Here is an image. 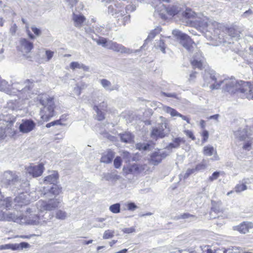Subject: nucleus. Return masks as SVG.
<instances>
[{
	"mask_svg": "<svg viewBox=\"0 0 253 253\" xmlns=\"http://www.w3.org/2000/svg\"><path fill=\"white\" fill-rule=\"evenodd\" d=\"M221 32H225L232 38H238L240 37V32L234 27L227 28L222 24L221 27H218V33L219 35L217 36L220 42H224V40L221 41V38L219 36L221 35Z\"/></svg>",
	"mask_w": 253,
	"mask_h": 253,
	"instance_id": "obj_10",
	"label": "nucleus"
},
{
	"mask_svg": "<svg viewBox=\"0 0 253 253\" xmlns=\"http://www.w3.org/2000/svg\"><path fill=\"white\" fill-rule=\"evenodd\" d=\"M161 31V28L160 27H157L154 30L152 31L149 35L148 36L147 39L146 40V42H148L152 39H153L155 36L160 33Z\"/></svg>",
	"mask_w": 253,
	"mask_h": 253,
	"instance_id": "obj_40",
	"label": "nucleus"
},
{
	"mask_svg": "<svg viewBox=\"0 0 253 253\" xmlns=\"http://www.w3.org/2000/svg\"><path fill=\"white\" fill-rule=\"evenodd\" d=\"M30 247V244L26 242H22L19 244H17V250H22L24 249H28Z\"/></svg>",
	"mask_w": 253,
	"mask_h": 253,
	"instance_id": "obj_52",
	"label": "nucleus"
},
{
	"mask_svg": "<svg viewBox=\"0 0 253 253\" xmlns=\"http://www.w3.org/2000/svg\"><path fill=\"white\" fill-rule=\"evenodd\" d=\"M22 22H23V23L24 24H26L25 28H26V32L28 34L29 37L31 39H35V36L31 33V32H30V31L29 30V29L28 24L26 22L24 18H22Z\"/></svg>",
	"mask_w": 253,
	"mask_h": 253,
	"instance_id": "obj_54",
	"label": "nucleus"
},
{
	"mask_svg": "<svg viewBox=\"0 0 253 253\" xmlns=\"http://www.w3.org/2000/svg\"><path fill=\"white\" fill-rule=\"evenodd\" d=\"M221 173H222L221 171L214 172L212 175L208 178V181L212 182L215 180H216L219 177Z\"/></svg>",
	"mask_w": 253,
	"mask_h": 253,
	"instance_id": "obj_50",
	"label": "nucleus"
},
{
	"mask_svg": "<svg viewBox=\"0 0 253 253\" xmlns=\"http://www.w3.org/2000/svg\"><path fill=\"white\" fill-rule=\"evenodd\" d=\"M2 177L3 181L7 184H10V181H12L15 177L14 175L10 171L5 172Z\"/></svg>",
	"mask_w": 253,
	"mask_h": 253,
	"instance_id": "obj_34",
	"label": "nucleus"
},
{
	"mask_svg": "<svg viewBox=\"0 0 253 253\" xmlns=\"http://www.w3.org/2000/svg\"><path fill=\"white\" fill-rule=\"evenodd\" d=\"M123 158L125 159L126 161H129L131 158V155L129 153L125 151L122 154Z\"/></svg>",
	"mask_w": 253,
	"mask_h": 253,
	"instance_id": "obj_60",
	"label": "nucleus"
},
{
	"mask_svg": "<svg viewBox=\"0 0 253 253\" xmlns=\"http://www.w3.org/2000/svg\"><path fill=\"white\" fill-rule=\"evenodd\" d=\"M110 211L114 213H118L120 212V204L116 203L110 206Z\"/></svg>",
	"mask_w": 253,
	"mask_h": 253,
	"instance_id": "obj_43",
	"label": "nucleus"
},
{
	"mask_svg": "<svg viewBox=\"0 0 253 253\" xmlns=\"http://www.w3.org/2000/svg\"><path fill=\"white\" fill-rule=\"evenodd\" d=\"M31 30L37 36H39L42 34L41 30L34 26L31 27Z\"/></svg>",
	"mask_w": 253,
	"mask_h": 253,
	"instance_id": "obj_57",
	"label": "nucleus"
},
{
	"mask_svg": "<svg viewBox=\"0 0 253 253\" xmlns=\"http://www.w3.org/2000/svg\"><path fill=\"white\" fill-rule=\"evenodd\" d=\"M96 42L98 44L101 45L103 47L112 50L115 52L127 54H130L133 52L131 49L126 47L122 44L110 40H108L104 38H100L96 41Z\"/></svg>",
	"mask_w": 253,
	"mask_h": 253,
	"instance_id": "obj_6",
	"label": "nucleus"
},
{
	"mask_svg": "<svg viewBox=\"0 0 253 253\" xmlns=\"http://www.w3.org/2000/svg\"><path fill=\"white\" fill-rule=\"evenodd\" d=\"M243 251L240 248L236 247L228 249H223V253H243Z\"/></svg>",
	"mask_w": 253,
	"mask_h": 253,
	"instance_id": "obj_38",
	"label": "nucleus"
},
{
	"mask_svg": "<svg viewBox=\"0 0 253 253\" xmlns=\"http://www.w3.org/2000/svg\"><path fill=\"white\" fill-rule=\"evenodd\" d=\"M128 210L134 211L137 208V206L133 203H130L127 205Z\"/></svg>",
	"mask_w": 253,
	"mask_h": 253,
	"instance_id": "obj_63",
	"label": "nucleus"
},
{
	"mask_svg": "<svg viewBox=\"0 0 253 253\" xmlns=\"http://www.w3.org/2000/svg\"><path fill=\"white\" fill-rule=\"evenodd\" d=\"M36 126L35 123L31 120H23L20 125L19 128L20 131L27 133L33 130Z\"/></svg>",
	"mask_w": 253,
	"mask_h": 253,
	"instance_id": "obj_12",
	"label": "nucleus"
},
{
	"mask_svg": "<svg viewBox=\"0 0 253 253\" xmlns=\"http://www.w3.org/2000/svg\"><path fill=\"white\" fill-rule=\"evenodd\" d=\"M163 110L165 112L169 113L172 117H179L182 118V120L186 121L188 124L190 123V120L186 116H183L181 114L179 113L176 110L168 106H164Z\"/></svg>",
	"mask_w": 253,
	"mask_h": 253,
	"instance_id": "obj_19",
	"label": "nucleus"
},
{
	"mask_svg": "<svg viewBox=\"0 0 253 253\" xmlns=\"http://www.w3.org/2000/svg\"><path fill=\"white\" fill-rule=\"evenodd\" d=\"M235 137L240 141H244L250 136L247 134V131L245 128H240L234 132Z\"/></svg>",
	"mask_w": 253,
	"mask_h": 253,
	"instance_id": "obj_27",
	"label": "nucleus"
},
{
	"mask_svg": "<svg viewBox=\"0 0 253 253\" xmlns=\"http://www.w3.org/2000/svg\"><path fill=\"white\" fill-rule=\"evenodd\" d=\"M115 234V232L114 230H106L103 236V238L104 239H108L112 238L114 237Z\"/></svg>",
	"mask_w": 253,
	"mask_h": 253,
	"instance_id": "obj_46",
	"label": "nucleus"
},
{
	"mask_svg": "<svg viewBox=\"0 0 253 253\" xmlns=\"http://www.w3.org/2000/svg\"><path fill=\"white\" fill-rule=\"evenodd\" d=\"M202 135L203 136V141L204 142L206 141L209 137V132L206 130H204L202 133Z\"/></svg>",
	"mask_w": 253,
	"mask_h": 253,
	"instance_id": "obj_64",
	"label": "nucleus"
},
{
	"mask_svg": "<svg viewBox=\"0 0 253 253\" xmlns=\"http://www.w3.org/2000/svg\"><path fill=\"white\" fill-rule=\"evenodd\" d=\"M54 52L50 51L49 50H45V55L46 57L47 61H49L53 56Z\"/></svg>",
	"mask_w": 253,
	"mask_h": 253,
	"instance_id": "obj_56",
	"label": "nucleus"
},
{
	"mask_svg": "<svg viewBox=\"0 0 253 253\" xmlns=\"http://www.w3.org/2000/svg\"><path fill=\"white\" fill-rule=\"evenodd\" d=\"M184 133L187 136H188L189 137L191 138L192 140H195V138L193 135V132L191 130H185Z\"/></svg>",
	"mask_w": 253,
	"mask_h": 253,
	"instance_id": "obj_62",
	"label": "nucleus"
},
{
	"mask_svg": "<svg viewBox=\"0 0 253 253\" xmlns=\"http://www.w3.org/2000/svg\"><path fill=\"white\" fill-rule=\"evenodd\" d=\"M220 85L223 84V90L230 94H236L241 98L253 97L250 93L245 94L247 90L251 91L248 82L237 81L235 78H232L220 81Z\"/></svg>",
	"mask_w": 253,
	"mask_h": 253,
	"instance_id": "obj_3",
	"label": "nucleus"
},
{
	"mask_svg": "<svg viewBox=\"0 0 253 253\" xmlns=\"http://www.w3.org/2000/svg\"><path fill=\"white\" fill-rule=\"evenodd\" d=\"M114 165L115 168L119 169L122 165V159L120 157H117L114 161Z\"/></svg>",
	"mask_w": 253,
	"mask_h": 253,
	"instance_id": "obj_53",
	"label": "nucleus"
},
{
	"mask_svg": "<svg viewBox=\"0 0 253 253\" xmlns=\"http://www.w3.org/2000/svg\"><path fill=\"white\" fill-rule=\"evenodd\" d=\"M136 148L139 150H147L150 147V145L148 143H137L136 145Z\"/></svg>",
	"mask_w": 253,
	"mask_h": 253,
	"instance_id": "obj_49",
	"label": "nucleus"
},
{
	"mask_svg": "<svg viewBox=\"0 0 253 253\" xmlns=\"http://www.w3.org/2000/svg\"><path fill=\"white\" fill-rule=\"evenodd\" d=\"M144 169V166L138 164H133L131 166L124 167L123 171L126 174L138 173L141 172Z\"/></svg>",
	"mask_w": 253,
	"mask_h": 253,
	"instance_id": "obj_15",
	"label": "nucleus"
},
{
	"mask_svg": "<svg viewBox=\"0 0 253 253\" xmlns=\"http://www.w3.org/2000/svg\"><path fill=\"white\" fill-rule=\"evenodd\" d=\"M61 192V188L59 187L57 185H55L52 187L49 190V193L53 195H58Z\"/></svg>",
	"mask_w": 253,
	"mask_h": 253,
	"instance_id": "obj_44",
	"label": "nucleus"
},
{
	"mask_svg": "<svg viewBox=\"0 0 253 253\" xmlns=\"http://www.w3.org/2000/svg\"><path fill=\"white\" fill-rule=\"evenodd\" d=\"M181 142H183V139L180 138H176L173 140V142L170 143L168 146L167 147L168 149H171L172 148H178Z\"/></svg>",
	"mask_w": 253,
	"mask_h": 253,
	"instance_id": "obj_37",
	"label": "nucleus"
},
{
	"mask_svg": "<svg viewBox=\"0 0 253 253\" xmlns=\"http://www.w3.org/2000/svg\"><path fill=\"white\" fill-rule=\"evenodd\" d=\"M30 202V196L27 192L19 193V196L17 197V209L18 207L22 208L23 206L28 205Z\"/></svg>",
	"mask_w": 253,
	"mask_h": 253,
	"instance_id": "obj_13",
	"label": "nucleus"
},
{
	"mask_svg": "<svg viewBox=\"0 0 253 253\" xmlns=\"http://www.w3.org/2000/svg\"><path fill=\"white\" fill-rule=\"evenodd\" d=\"M12 199L10 197H7L3 199H0V206L6 210L5 212H0V220L7 221H15V210L13 212L8 211L11 208Z\"/></svg>",
	"mask_w": 253,
	"mask_h": 253,
	"instance_id": "obj_7",
	"label": "nucleus"
},
{
	"mask_svg": "<svg viewBox=\"0 0 253 253\" xmlns=\"http://www.w3.org/2000/svg\"><path fill=\"white\" fill-rule=\"evenodd\" d=\"M243 141L242 148L245 151L253 150V137L250 136Z\"/></svg>",
	"mask_w": 253,
	"mask_h": 253,
	"instance_id": "obj_28",
	"label": "nucleus"
},
{
	"mask_svg": "<svg viewBox=\"0 0 253 253\" xmlns=\"http://www.w3.org/2000/svg\"><path fill=\"white\" fill-rule=\"evenodd\" d=\"M204 60V57L202 56L201 53L199 52L197 53V55L191 61V64L194 67L201 69L203 67Z\"/></svg>",
	"mask_w": 253,
	"mask_h": 253,
	"instance_id": "obj_21",
	"label": "nucleus"
},
{
	"mask_svg": "<svg viewBox=\"0 0 253 253\" xmlns=\"http://www.w3.org/2000/svg\"><path fill=\"white\" fill-rule=\"evenodd\" d=\"M251 183V181L249 178H245L235 187L234 190L237 193H240L247 190V185Z\"/></svg>",
	"mask_w": 253,
	"mask_h": 253,
	"instance_id": "obj_22",
	"label": "nucleus"
},
{
	"mask_svg": "<svg viewBox=\"0 0 253 253\" xmlns=\"http://www.w3.org/2000/svg\"><path fill=\"white\" fill-rule=\"evenodd\" d=\"M196 171L195 169H189L187 170L186 172L185 173L184 177V178H187L190 174L195 172Z\"/></svg>",
	"mask_w": 253,
	"mask_h": 253,
	"instance_id": "obj_61",
	"label": "nucleus"
},
{
	"mask_svg": "<svg viewBox=\"0 0 253 253\" xmlns=\"http://www.w3.org/2000/svg\"><path fill=\"white\" fill-rule=\"evenodd\" d=\"M220 203H216L215 202H212V207L211 209V214H212V212H214L215 213H218L221 211V209L220 208Z\"/></svg>",
	"mask_w": 253,
	"mask_h": 253,
	"instance_id": "obj_45",
	"label": "nucleus"
},
{
	"mask_svg": "<svg viewBox=\"0 0 253 253\" xmlns=\"http://www.w3.org/2000/svg\"><path fill=\"white\" fill-rule=\"evenodd\" d=\"M100 83L102 86L107 90L111 91L114 90H118L119 89L118 85L112 86L111 82L106 79L100 80Z\"/></svg>",
	"mask_w": 253,
	"mask_h": 253,
	"instance_id": "obj_26",
	"label": "nucleus"
},
{
	"mask_svg": "<svg viewBox=\"0 0 253 253\" xmlns=\"http://www.w3.org/2000/svg\"><path fill=\"white\" fill-rule=\"evenodd\" d=\"M172 34L180 40V43L188 51H192L195 43L189 36L178 30H174L172 31Z\"/></svg>",
	"mask_w": 253,
	"mask_h": 253,
	"instance_id": "obj_8",
	"label": "nucleus"
},
{
	"mask_svg": "<svg viewBox=\"0 0 253 253\" xmlns=\"http://www.w3.org/2000/svg\"><path fill=\"white\" fill-rule=\"evenodd\" d=\"M61 203L59 199L50 200L48 203L42 200L39 201L36 206H32L22 210V213L17 214V223L20 224H31L33 225H43L45 224L48 218L45 217V214L41 216L40 212L45 211H52L57 208ZM52 217L51 216L49 219Z\"/></svg>",
	"mask_w": 253,
	"mask_h": 253,
	"instance_id": "obj_1",
	"label": "nucleus"
},
{
	"mask_svg": "<svg viewBox=\"0 0 253 253\" xmlns=\"http://www.w3.org/2000/svg\"><path fill=\"white\" fill-rule=\"evenodd\" d=\"M176 218L177 219H186L188 221H192L196 220L197 219V217H196L195 215L193 214H191L189 213H184L176 216Z\"/></svg>",
	"mask_w": 253,
	"mask_h": 253,
	"instance_id": "obj_36",
	"label": "nucleus"
},
{
	"mask_svg": "<svg viewBox=\"0 0 253 253\" xmlns=\"http://www.w3.org/2000/svg\"><path fill=\"white\" fill-rule=\"evenodd\" d=\"M196 28L201 31L205 37L210 41L216 40L218 33V27H221L222 24L210 20L206 17L198 18L193 21Z\"/></svg>",
	"mask_w": 253,
	"mask_h": 253,
	"instance_id": "obj_2",
	"label": "nucleus"
},
{
	"mask_svg": "<svg viewBox=\"0 0 253 253\" xmlns=\"http://www.w3.org/2000/svg\"><path fill=\"white\" fill-rule=\"evenodd\" d=\"M116 7V5L113 6L112 5H111L109 6L108 13L112 15L115 14L116 17L118 18L119 17H123L125 15V11L121 9H117L115 8Z\"/></svg>",
	"mask_w": 253,
	"mask_h": 253,
	"instance_id": "obj_29",
	"label": "nucleus"
},
{
	"mask_svg": "<svg viewBox=\"0 0 253 253\" xmlns=\"http://www.w3.org/2000/svg\"><path fill=\"white\" fill-rule=\"evenodd\" d=\"M93 109L96 113V119L98 121H102L104 119V115L103 113L99 110V108L97 106H94Z\"/></svg>",
	"mask_w": 253,
	"mask_h": 253,
	"instance_id": "obj_41",
	"label": "nucleus"
},
{
	"mask_svg": "<svg viewBox=\"0 0 253 253\" xmlns=\"http://www.w3.org/2000/svg\"><path fill=\"white\" fill-rule=\"evenodd\" d=\"M86 86L85 84H83L81 86L79 85L78 84L74 88V93L78 96H79L81 93V90Z\"/></svg>",
	"mask_w": 253,
	"mask_h": 253,
	"instance_id": "obj_47",
	"label": "nucleus"
},
{
	"mask_svg": "<svg viewBox=\"0 0 253 253\" xmlns=\"http://www.w3.org/2000/svg\"><path fill=\"white\" fill-rule=\"evenodd\" d=\"M37 99L42 106L40 112L41 120L47 122L55 115L54 98L46 94H42L38 95Z\"/></svg>",
	"mask_w": 253,
	"mask_h": 253,
	"instance_id": "obj_4",
	"label": "nucleus"
},
{
	"mask_svg": "<svg viewBox=\"0 0 253 253\" xmlns=\"http://www.w3.org/2000/svg\"><path fill=\"white\" fill-rule=\"evenodd\" d=\"M120 138L122 141L130 143L133 141V136L130 132H126L120 134Z\"/></svg>",
	"mask_w": 253,
	"mask_h": 253,
	"instance_id": "obj_32",
	"label": "nucleus"
},
{
	"mask_svg": "<svg viewBox=\"0 0 253 253\" xmlns=\"http://www.w3.org/2000/svg\"><path fill=\"white\" fill-rule=\"evenodd\" d=\"M114 157L115 153L111 150H108L102 154L100 162L105 164H109L112 162Z\"/></svg>",
	"mask_w": 253,
	"mask_h": 253,
	"instance_id": "obj_20",
	"label": "nucleus"
},
{
	"mask_svg": "<svg viewBox=\"0 0 253 253\" xmlns=\"http://www.w3.org/2000/svg\"><path fill=\"white\" fill-rule=\"evenodd\" d=\"M253 228V223L251 222H243L238 226L233 227L234 230H237L243 234L250 232V230Z\"/></svg>",
	"mask_w": 253,
	"mask_h": 253,
	"instance_id": "obj_16",
	"label": "nucleus"
},
{
	"mask_svg": "<svg viewBox=\"0 0 253 253\" xmlns=\"http://www.w3.org/2000/svg\"><path fill=\"white\" fill-rule=\"evenodd\" d=\"M17 185H19L20 187V188H19V190L21 189L22 190L27 191L29 189V183L27 180L21 181V180L19 181L17 179Z\"/></svg>",
	"mask_w": 253,
	"mask_h": 253,
	"instance_id": "obj_42",
	"label": "nucleus"
},
{
	"mask_svg": "<svg viewBox=\"0 0 253 253\" xmlns=\"http://www.w3.org/2000/svg\"><path fill=\"white\" fill-rule=\"evenodd\" d=\"M168 154L163 152H156L152 154L151 156L150 162L154 165H157L162 160L165 158Z\"/></svg>",
	"mask_w": 253,
	"mask_h": 253,
	"instance_id": "obj_18",
	"label": "nucleus"
},
{
	"mask_svg": "<svg viewBox=\"0 0 253 253\" xmlns=\"http://www.w3.org/2000/svg\"><path fill=\"white\" fill-rule=\"evenodd\" d=\"M12 85L13 84H8V82L0 78V90L5 91L6 93L10 95L14 94L15 88L12 87Z\"/></svg>",
	"mask_w": 253,
	"mask_h": 253,
	"instance_id": "obj_17",
	"label": "nucleus"
},
{
	"mask_svg": "<svg viewBox=\"0 0 253 253\" xmlns=\"http://www.w3.org/2000/svg\"><path fill=\"white\" fill-rule=\"evenodd\" d=\"M162 94L167 97H172L178 99L177 95L175 93H166L164 92H162Z\"/></svg>",
	"mask_w": 253,
	"mask_h": 253,
	"instance_id": "obj_58",
	"label": "nucleus"
},
{
	"mask_svg": "<svg viewBox=\"0 0 253 253\" xmlns=\"http://www.w3.org/2000/svg\"><path fill=\"white\" fill-rule=\"evenodd\" d=\"M215 71L211 70H205L203 74V79L205 82L204 85H209L211 84L210 88L216 89L220 86V82L216 83V77Z\"/></svg>",
	"mask_w": 253,
	"mask_h": 253,
	"instance_id": "obj_9",
	"label": "nucleus"
},
{
	"mask_svg": "<svg viewBox=\"0 0 253 253\" xmlns=\"http://www.w3.org/2000/svg\"><path fill=\"white\" fill-rule=\"evenodd\" d=\"M73 19L75 26L77 27H80L84 22L85 18L83 15L74 14Z\"/></svg>",
	"mask_w": 253,
	"mask_h": 253,
	"instance_id": "obj_31",
	"label": "nucleus"
},
{
	"mask_svg": "<svg viewBox=\"0 0 253 253\" xmlns=\"http://www.w3.org/2000/svg\"><path fill=\"white\" fill-rule=\"evenodd\" d=\"M11 249L12 250H16V246L13 244H6L4 245H1L0 247V249L1 250H6Z\"/></svg>",
	"mask_w": 253,
	"mask_h": 253,
	"instance_id": "obj_55",
	"label": "nucleus"
},
{
	"mask_svg": "<svg viewBox=\"0 0 253 253\" xmlns=\"http://www.w3.org/2000/svg\"><path fill=\"white\" fill-rule=\"evenodd\" d=\"M58 179V174L57 171H53L51 173L44 178V182L45 183L55 184Z\"/></svg>",
	"mask_w": 253,
	"mask_h": 253,
	"instance_id": "obj_25",
	"label": "nucleus"
},
{
	"mask_svg": "<svg viewBox=\"0 0 253 253\" xmlns=\"http://www.w3.org/2000/svg\"><path fill=\"white\" fill-rule=\"evenodd\" d=\"M208 167L207 164L204 162H202L201 163L197 165L195 168L196 171H202Z\"/></svg>",
	"mask_w": 253,
	"mask_h": 253,
	"instance_id": "obj_51",
	"label": "nucleus"
},
{
	"mask_svg": "<svg viewBox=\"0 0 253 253\" xmlns=\"http://www.w3.org/2000/svg\"><path fill=\"white\" fill-rule=\"evenodd\" d=\"M56 217L61 220L65 219L67 217V213L65 211L59 210L56 213Z\"/></svg>",
	"mask_w": 253,
	"mask_h": 253,
	"instance_id": "obj_48",
	"label": "nucleus"
},
{
	"mask_svg": "<svg viewBox=\"0 0 253 253\" xmlns=\"http://www.w3.org/2000/svg\"><path fill=\"white\" fill-rule=\"evenodd\" d=\"M203 153L205 155H206L208 156H211L213 154H215L214 156V159H212V160H218V157L216 155V151L213 148V147L212 146L208 145V146H205L204 147Z\"/></svg>",
	"mask_w": 253,
	"mask_h": 253,
	"instance_id": "obj_24",
	"label": "nucleus"
},
{
	"mask_svg": "<svg viewBox=\"0 0 253 253\" xmlns=\"http://www.w3.org/2000/svg\"><path fill=\"white\" fill-rule=\"evenodd\" d=\"M196 72H192L189 75V78L188 79V81L190 83H193L195 81V80L196 78Z\"/></svg>",
	"mask_w": 253,
	"mask_h": 253,
	"instance_id": "obj_59",
	"label": "nucleus"
},
{
	"mask_svg": "<svg viewBox=\"0 0 253 253\" xmlns=\"http://www.w3.org/2000/svg\"><path fill=\"white\" fill-rule=\"evenodd\" d=\"M29 87H25L21 90H19L17 96L19 97V100L21 99V104L25 103L26 100L28 99L29 95Z\"/></svg>",
	"mask_w": 253,
	"mask_h": 253,
	"instance_id": "obj_23",
	"label": "nucleus"
},
{
	"mask_svg": "<svg viewBox=\"0 0 253 253\" xmlns=\"http://www.w3.org/2000/svg\"><path fill=\"white\" fill-rule=\"evenodd\" d=\"M70 67L73 70L76 69H82L84 71H88L89 68L83 63L78 62H72L70 64Z\"/></svg>",
	"mask_w": 253,
	"mask_h": 253,
	"instance_id": "obj_30",
	"label": "nucleus"
},
{
	"mask_svg": "<svg viewBox=\"0 0 253 253\" xmlns=\"http://www.w3.org/2000/svg\"><path fill=\"white\" fill-rule=\"evenodd\" d=\"M102 178L107 181L117 180L120 178V176L114 173H106L103 174Z\"/></svg>",
	"mask_w": 253,
	"mask_h": 253,
	"instance_id": "obj_35",
	"label": "nucleus"
},
{
	"mask_svg": "<svg viewBox=\"0 0 253 253\" xmlns=\"http://www.w3.org/2000/svg\"><path fill=\"white\" fill-rule=\"evenodd\" d=\"M154 46L156 49H160L163 53H166L165 49L166 46L163 39L156 40L154 42Z\"/></svg>",
	"mask_w": 253,
	"mask_h": 253,
	"instance_id": "obj_33",
	"label": "nucleus"
},
{
	"mask_svg": "<svg viewBox=\"0 0 253 253\" xmlns=\"http://www.w3.org/2000/svg\"><path fill=\"white\" fill-rule=\"evenodd\" d=\"M196 13L190 8H187L183 12V16L186 19H191L195 17Z\"/></svg>",
	"mask_w": 253,
	"mask_h": 253,
	"instance_id": "obj_39",
	"label": "nucleus"
},
{
	"mask_svg": "<svg viewBox=\"0 0 253 253\" xmlns=\"http://www.w3.org/2000/svg\"><path fill=\"white\" fill-rule=\"evenodd\" d=\"M161 123L153 127L151 131V137L153 139L162 138L169 133L170 131L168 120L163 116L159 118Z\"/></svg>",
	"mask_w": 253,
	"mask_h": 253,
	"instance_id": "obj_5",
	"label": "nucleus"
},
{
	"mask_svg": "<svg viewBox=\"0 0 253 253\" xmlns=\"http://www.w3.org/2000/svg\"><path fill=\"white\" fill-rule=\"evenodd\" d=\"M43 165L40 164L37 166L29 167L27 169V172L33 177H38L40 176L43 171Z\"/></svg>",
	"mask_w": 253,
	"mask_h": 253,
	"instance_id": "obj_14",
	"label": "nucleus"
},
{
	"mask_svg": "<svg viewBox=\"0 0 253 253\" xmlns=\"http://www.w3.org/2000/svg\"><path fill=\"white\" fill-rule=\"evenodd\" d=\"M33 47V42L29 40L26 39H22L20 40L19 50L24 56L30 53Z\"/></svg>",
	"mask_w": 253,
	"mask_h": 253,
	"instance_id": "obj_11",
	"label": "nucleus"
}]
</instances>
